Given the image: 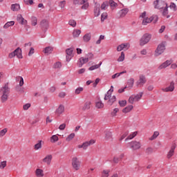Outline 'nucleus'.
Instances as JSON below:
<instances>
[{
  "label": "nucleus",
  "instance_id": "obj_60",
  "mask_svg": "<svg viewBox=\"0 0 177 177\" xmlns=\"http://www.w3.org/2000/svg\"><path fill=\"white\" fill-rule=\"evenodd\" d=\"M119 104L120 107H125L127 106V100L119 101Z\"/></svg>",
  "mask_w": 177,
  "mask_h": 177
},
{
  "label": "nucleus",
  "instance_id": "obj_11",
  "mask_svg": "<svg viewBox=\"0 0 177 177\" xmlns=\"http://www.w3.org/2000/svg\"><path fill=\"white\" fill-rule=\"evenodd\" d=\"M146 77L143 75H140L138 81L136 82V86L138 88H142L146 84Z\"/></svg>",
  "mask_w": 177,
  "mask_h": 177
},
{
  "label": "nucleus",
  "instance_id": "obj_20",
  "mask_svg": "<svg viewBox=\"0 0 177 177\" xmlns=\"http://www.w3.org/2000/svg\"><path fill=\"white\" fill-rule=\"evenodd\" d=\"M94 16L95 17H99V16H100V4L99 3H95L94 8Z\"/></svg>",
  "mask_w": 177,
  "mask_h": 177
},
{
  "label": "nucleus",
  "instance_id": "obj_49",
  "mask_svg": "<svg viewBox=\"0 0 177 177\" xmlns=\"http://www.w3.org/2000/svg\"><path fill=\"white\" fill-rule=\"evenodd\" d=\"M53 68H62V62H57L53 65Z\"/></svg>",
  "mask_w": 177,
  "mask_h": 177
},
{
  "label": "nucleus",
  "instance_id": "obj_40",
  "mask_svg": "<svg viewBox=\"0 0 177 177\" xmlns=\"http://www.w3.org/2000/svg\"><path fill=\"white\" fill-rule=\"evenodd\" d=\"M111 9H114L115 8H117L118 6V4L117 3H115V1H113V0H109V2Z\"/></svg>",
  "mask_w": 177,
  "mask_h": 177
},
{
  "label": "nucleus",
  "instance_id": "obj_42",
  "mask_svg": "<svg viewBox=\"0 0 177 177\" xmlns=\"http://www.w3.org/2000/svg\"><path fill=\"white\" fill-rule=\"evenodd\" d=\"M112 136H113V133H111V131L106 132L105 138H106V140H110V139H111Z\"/></svg>",
  "mask_w": 177,
  "mask_h": 177
},
{
  "label": "nucleus",
  "instance_id": "obj_26",
  "mask_svg": "<svg viewBox=\"0 0 177 177\" xmlns=\"http://www.w3.org/2000/svg\"><path fill=\"white\" fill-rule=\"evenodd\" d=\"M35 176L37 177H44V170L42 169H37L35 170Z\"/></svg>",
  "mask_w": 177,
  "mask_h": 177
},
{
  "label": "nucleus",
  "instance_id": "obj_59",
  "mask_svg": "<svg viewBox=\"0 0 177 177\" xmlns=\"http://www.w3.org/2000/svg\"><path fill=\"white\" fill-rule=\"evenodd\" d=\"M66 53L68 56H73V48H67Z\"/></svg>",
  "mask_w": 177,
  "mask_h": 177
},
{
  "label": "nucleus",
  "instance_id": "obj_36",
  "mask_svg": "<svg viewBox=\"0 0 177 177\" xmlns=\"http://www.w3.org/2000/svg\"><path fill=\"white\" fill-rule=\"evenodd\" d=\"M88 0H73L74 5H84Z\"/></svg>",
  "mask_w": 177,
  "mask_h": 177
},
{
  "label": "nucleus",
  "instance_id": "obj_6",
  "mask_svg": "<svg viewBox=\"0 0 177 177\" xmlns=\"http://www.w3.org/2000/svg\"><path fill=\"white\" fill-rule=\"evenodd\" d=\"M128 147L132 149V150H139L142 147V143L139 141H131L128 143Z\"/></svg>",
  "mask_w": 177,
  "mask_h": 177
},
{
  "label": "nucleus",
  "instance_id": "obj_33",
  "mask_svg": "<svg viewBox=\"0 0 177 177\" xmlns=\"http://www.w3.org/2000/svg\"><path fill=\"white\" fill-rule=\"evenodd\" d=\"M15 26V21H8L7 23L5 24V25L3 26V28L6 29V28H9V27H12Z\"/></svg>",
  "mask_w": 177,
  "mask_h": 177
},
{
  "label": "nucleus",
  "instance_id": "obj_62",
  "mask_svg": "<svg viewBox=\"0 0 177 177\" xmlns=\"http://www.w3.org/2000/svg\"><path fill=\"white\" fill-rule=\"evenodd\" d=\"M59 8H61V9L64 8V6H66V1L64 0L62 1H60L59 3Z\"/></svg>",
  "mask_w": 177,
  "mask_h": 177
},
{
  "label": "nucleus",
  "instance_id": "obj_47",
  "mask_svg": "<svg viewBox=\"0 0 177 177\" xmlns=\"http://www.w3.org/2000/svg\"><path fill=\"white\" fill-rule=\"evenodd\" d=\"M57 140H59V137L56 135H53L50 138V141L52 142V143H56V142H57Z\"/></svg>",
  "mask_w": 177,
  "mask_h": 177
},
{
  "label": "nucleus",
  "instance_id": "obj_48",
  "mask_svg": "<svg viewBox=\"0 0 177 177\" xmlns=\"http://www.w3.org/2000/svg\"><path fill=\"white\" fill-rule=\"evenodd\" d=\"M108 6L109 3L107 1H105L101 5L100 8L102 9V10H106Z\"/></svg>",
  "mask_w": 177,
  "mask_h": 177
},
{
  "label": "nucleus",
  "instance_id": "obj_19",
  "mask_svg": "<svg viewBox=\"0 0 177 177\" xmlns=\"http://www.w3.org/2000/svg\"><path fill=\"white\" fill-rule=\"evenodd\" d=\"M40 26L43 30H48L49 28V21L46 19H43L40 22Z\"/></svg>",
  "mask_w": 177,
  "mask_h": 177
},
{
  "label": "nucleus",
  "instance_id": "obj_10",
  "mask_svg": "<svg viewBox=\"0 0 177 177\" xmlns=\"http://www.w3.org/2000/svg\"><path fill=\"white\" fill-rule=\"evenodd\" d=\"M0 93L1 95H10V88L9 87V83H6L4 86H2L0 88Z\"/></svg>",
  "mask_w": 177,
  "mask_h": 177
},
{
  "label": "nucleus",
  "instance_id": "obj_3",
  "mask_svg": "<svg viewBox=\"0 0 177 177\" xmlns=\"http://www.w3.org/2000/svg\"><path fill=\"white\" fill-rule=\"evenodd\" d=\"M17 82L19 81V86L16 87L17 92H20V93H24V88H21L24 85V79L21 76H17L15 78Z\"/></svg>",
  "mask_w": 177,
  "mask_h": 177
},
{
  "label": "nucleus",
  "instance_id": "obj_50",
  "mask_svg": "<svg viewBox=\"0 0 177 177\" xmlns=\"http://www.w3.org/2000/svg\"><path fill=\"white\" fill-rule=\"evenodd\" d=\"M118 111H120V109L118 108H115L113 111L111 113V115H112V117H115Z\"/></svg>",
  "mask_w": 177,
  "mask_h": 177
},
{
  "label": "nucleus",
  "instance_id": "obj_57",
  "mask_svg": "<svg viewBox=\"0 0 177 177\" xmlns=\"http://www.w3.org/2000/svg\"><path fill=\"white\" fill-rule=\"evenodd\" d=\"M69 25L72 27H75L77 26V21L74 19H71L68 22Z\"/></svg>",
  "mask_w": 177,
  "mask_h": 177
},
{
  "label": "nucleus",
  "instance_id": "obj_55",
  "mask_svg": "<svg viewBox=\"0 0 177 177\" xmlns=\"http://www.w3.org/2000/svg\"><path fill=\"white\" fill-rule=\"evenodd\" d=\"M88 8H89V3H88V1H86L84 3H83V5L82 6V9L83 10H86V9H88Z\"/></svg>",
  "mask_w": 177,
  "mask_h": 177
},
{
  "label": "nucleus",
  "instance_id": "obj_18",
  "mask_svg": "<svg viewBox=\"0 0 177 177\" xmlns=\"http://www.w3.org/2000/svg\"><path fill=\"white\" fill-rule=\"evenodd\" d=\"M52 158H53L52 155H47L44 158L42 159V162L47 165H50V162H52Z\"/></svg>",
  "mask_w": 177,
  "mask_h": 177
},
{
  "label": "nucleus",
  "instance_id": "obj_27",
  "mask_svg": "<svg viewBox=\"0 0 177 177\" xmlns=\"http://www.w3.org/2000/svg\"><path fill=\"white\" fill-rule=\"evenodd\" d=\"M91 103L89 101L85 102L84 105L82 108V110L83 111H86V110H89V109H91Z\"/></svg>",
  "mask_w": 177,
  "mask_h": 177
},
{
  "label": "nucleus",
  "instance_id": "obj_23",
  "mask_svg": "<svg viewBox=\"0 0 177 177\" xmlns=\"http://www.w3.org/2000/svg\"><path fill=\"white\" fill-rule=\"evenodd\" d=\"M160 12L164 17H166L167 19H169V17H171V15H168V6L160 10Z\"/></svg>",
  "mask_w": 177,
  "mask_h": 177
},
{
  "label": "nucleus",
  "instance_id": "obj_29",
  "mask_svg": "<svg viewBox=\"0 0 177 177\" xmlns=\"http://www.w3.org/2000/svg\"><path fill=\"white\" fill-rule=\"evenodd\" d=\"M11 10L13 12H17V10H20V5L15 3L11 5Z\"/></svg>",
  "mask_w": 177,
  "mask_h": 177
},
{
  "label": "nucleus",
  "instance_id": "obj_31",
  "mask_svg": "<svg viewBox=\"0 0 177 177\" xmlns=\"http://www.w3.org/2000/svg\"><path fill=\"white\" fill-rule=\"evenodd\" d=\"M81 35V30H74L73 32V38H78Z\"/></svg>",
  "mask_w": 177,
  "mask_h": 177
},
{
  "label": "nucleus",
  "instance_id": "obj_8",
  "mask_svg": "<svg viewBox=\"0 0 177 177\" xmlns=\"http://www.w3.org/2000/svg\"><path fill=\"white\" fill-rule=\"evenodd\" d=\"M72 167L75 171H79L81 168V161L77 157H73L72 158Z\"/></svg>",
  "mask_w": 177,
  "mask_h": 177
},
{
  "label": "nucleus",
  "instance_id": "obj_17",
  "mask_svg": "<svg viewBox=\"0 0 177 177\" xmlns=\"http://www.w3.org/2000/svg\"><path fill=\"white\" fill-rule=\"evenodd\" d=\"M171 64H172V62L171 60H167L158 66V70H162L163 68H167V67H168L169 66H171Z\"/></svg>",
  "mask_w": 177,
  "mask_h": 177
},
{
  "label": "nucleus",
  "instance_id": "obj_52",
  "mask_svg": "<svg viewBox=\"0 0 177 177\" xmlns=\"http://www.w3.org/2000/svg\"><path fill=\"white\" fill-rule=\"evenodd\" d=\"M109 174H110V171L109 169L104 170L102 173V177H109Z\"/></svg>",
  "mask_w": 177,
  "mask_h": 177
},
{
  "label": "nucleus",
  "instance_id": "obj_15",
  "mask_svg": "<svg viewBox=\"0 0 177 177\" xmlns=\"http://www.w3.org/2000/svg\"><path fill=\"white\" fill-rule=\"evenodd\" d=\"M175 149H176V144L173 143L171 146L170 150L167 153V158H171L175 154Z\"/></svg>",
  "mask_w": 177,
  "mask_h": 177
},
{
  "label": "nucleus",
  "instance_id": "obj_9",
  "mask_svg": "<svg viewBox=\"0 0 177 177\" xmlns=\"http://www.w3.org/2000/svg\"><path fill=\"white\" fill-rule=\"evenodd\" d=\"M157 20H158V17H157V15L151 17L149 18L147 17V18L142 19V25L147 26V24L151 23V21H153V23H157Z\"/></svg>",
  "mask_w": 177,
  "mask_h": 177
},
{
  "label": "nucleus",
  "instance_id": "obj_34",
  "mask_svg": "<svg viewBox=\"0 0 177 177\" xmlns=\"http://www.w3.org/2000/svg\"><path fill=\"white\" fill-rule=\"evenodd\" d=\"M136 135H138V131H134V132L131 133L129 134V136L125 139V141L127 142V140H131L133 139V138H135V136H136Z\"/></svg>",
  "mask_w": 177,
  "mask_h": 177
},
{
  "label": "nucleus",
  "instance_id": "obj_64",
  "mask_svg": "<svg viewBox=\"0 0 177 177\" xmlns=\"http://www.w3.org/2000/svg\"><path fill=\"white\" fill-rule=\"evenodd\" d=\"M6 167V161H3L0 164L1 169H3Z\"/></svg>",
  "mask_w": 177,
  "mask_h": 177
},
{
  "label": "nucleus",
  "instance_id": "obj_37",
  "mask_svg": "<svg viewBox=\"0 0 177 177\" xmlns=\"http://www.w3.org/2000/svg\"><path fill=\"white\" fill-rule=\"evenodd\" d=\"M111 93H113V91L109 90L107 93L105 94L104 100H109L110 97H111Z\"/></svg>",
  "mask_w": 177,
  "mask_h": 177
},
{
  "label": "nucleus",
  "instance_id": "obj_25",
  "mask_svg": "<svg viewBox=\"0 0 177 177\" xmlns=\"http://www.w3.org/2000/svg\"><path fill=\"white\" fill-rule=\"evenodd\" d=\"M43 52H44V53H45V55H50V53H52V52H53V47H52V46L46 47L43 50Z\"/></svg>",
  "mask_w": 177,
  "mask_h": 177
},
{
  "label": "nucleus",
  "instance_id": "obj_51",
  "mask_svg": "<svg viewBox=\"0 0 177 177\" xmlns=\"http://www.w3.org/2000/svg\"><path fill=\"white\" fill-rule=\"evenodd\" d=\"M158 135H160V133H158V131H155L153 136L149 138V140H154Z\"/></svg>",
  "mask_w": 177,
  "mask_h": 177
},
{
  "label": "nucleus",
  "instance_id": "obj_7",
  "mask_svg": "<svg viewBox=\"0 0 177 177\" xmlns=\"http://www.w3.org/2000/svg\"><path fill=\"white\" fill-rule=\"evenodd\" d=\"M165 50V42H162L160 44L156 50H155V56H160V55H162Z\"/></svg>",
  "mask_w": 177,
  "mask_h": 177
},
{
  "label": "nucleus",
  "instance_id": "obj_54",
  "mask_svg": "<svg viewBox=\"0 0 177 177\" xmlns=\"http://www.w3.org/2000/svg\"><path fill=\"white\" fill-rule=\"evenodd\" d=\"M6 132H8V129L5 128L0 131V138H2V136H5L6 135Z\"/></svg>",
  "mask_w": 177,
  "mask_h": 177
},
{
  "label": "nucleus",
  "instance_id": "obj_1",
  "mask_svg": "<svg viewBox=\"0 0 177 177\" xmlns=\"http://www.w3.org/2000/svg\"><path fill=\"white\" fill-rule=\"evenodd\" d=\"M153 5L155 9H159L160 10H162L168 6V4H167V2L164 0H156L153 2Z\"/></svg>",
  "mask_w": 177,
  "mask_h": 177
},
{
  "label": "nucleus",
  "instance_id": "obj_30",
  "mask_svg": "<svg viewBox=\"0 0 177 177\" xmlns=\"http://www.w3.org/2000/svg\"><path fill=\"white\" fill-rule=\"evenodd\" d=\"M91 33H86V35H84L83 36V40L84 42H89L91 41Z\"/></svg>",
  "mask_w": 177,
  "mask_h": 177
},
{
  "label": "nucleus",
  "instance_id": "obj_56",
  "mask_svg": "<svg viewBox=\"0 0 177 177\" xmlns=\"http://www.w3.org/2000/svg\"><path fill=\"white\" fill-rule=\"evenodd\" d=\"M31 48V42L26 43L24 46L25 50H28Z\"/></svg>",
  "mask_w": 177,
  "mask_h": 177
},
{
  "label": "nucleus",
  "instance_id": "obj_5",
  "mask_svg": "<svg viewBox=\"0 0 177 177\" xmlns=\"http://www.w3.org/2000/svg\"><path fill=\"white\" fill-rule=\"evenodd\" d=\"M96 143V140L91 139L89 141H86L82 143V145H79L77 146L78 149H83V150H86L89 146L91 145H95Z\"/></svg>",
  "mask_w": 177,
  "mask_h": 177
},
{
  "label": "nucleus",
  "instance_id": "obj_38",
  "mask_svg": "<svg viewBox=\"0 0 177 177\" xmlns=\"http://www.w3.org/2000/svg\"><path fill=\"white\" fill-rule=\"evenodd\" d=\"M132 109H133V106L129 105L122 109V113H129V111H131V110H132Z\"/></svg>",
  "mask_w": 177,
  "mask_h": 177
},
{
  "label": "nucleus",
  "instance_id": "obj_14",
  "mask_svg": "<svg viewBox=\"0 0 177 177\" xmlns=\"http://www.w3.org/2000/svg\"><path fill=\"white\" fill-rule=\"evenodd\" d=\"M88 62H89V58L82 57L78 60L77 66L78 67L81 68L82 67L83 64H86Z\"/></svg>",
  "mask_w": 177,
  "mask_h": 177
},
{
  "label": "nucleus",
  "instance_id": "obj_41",
  "mask_svg": "<svg viewBox=\"0 0 177 177\" xmlns=\"http://www.w3.org/2000/svg\"><path fill=\"white\" fill-rule=\"evenodd\" d=\"M134 96V99L136 100V102H139L140 99H142V96H143V93H140Z\"/></svg>",
  "mask_w": 177,
  "mask_h": 177
},
{
  "label": "nucleus",
  "instance_id": "obj_32",
  "mask_svg": "<svg viewBox=\"0 0 177 177\" xmlns=\"http://www.w3.org/2000/svg\"><path fill=\"white\" fill-rule=\"evenodd\" d=\"M8 99H9V95L1 94V103H5L6 102H8Z\"/></svg>",
  "mask_w": 177,
  "mask_h": 177
},
{
  "label": "nucleus",
  "instance_id": "obj_12",
  "mask_svg": "<svg viewBox=\"0 0 177 177\" xmlns=\"http://www.w3.org/2000/svg\"><path fill=\"white\" fill-rule=\"evenodd\" d=\"M131 48V44L129 43L121 44L118 46L117 50L118 52H121V50H128Z\"/></svg>",
  "mask_w": 177,
  "mask_h": 177
},
{
  "label": "nucleus",
  "instance_id": "obj_28",
  "mask_svg": "<svg viewBox=\"0 0 177 177\" xmlns=\"http://www.w3.org/2000/svg\"><path fill=\"white\" fill-rule=\"evenodd\" d=\"M102 63L103 62H100L98 64L91 66L90 68H88L89 71H93V70H97V68H100V66H102Z\"/></svg>",
  "mask_w": 177,
  "mask_h": 177
},
{
  "label": "nucleus",
  "instance_id": "obj_63",
  "mask_svg": "<svg viewBox=\"0 0 177 177\" xmlns=\"http://www.w3.org/2000/svg\"><path fill=\"white\" fill-rule=\"evenodd\" d=\"M129 102L131 103V104H133V102H136L135 100V97L133 95H131V97H129Z\"/></svg>",
  "mask_w": 177,
  "mask_h": 177
},
{
  "label": "nucleus",
  "instance_id": "obj_21",
  "mask_svg": "<svg viewBox=\"0 0 177 177\" xmlns=\"http://www.w3.org/2000/svg\"><path fill=\"white\" fill-rule=\"evenodd\" d=\"M17 20L19 24H21L22 26L27 24V20H26L24 17H23V16L20 14L17 15Z\"/></svg>",
  "mask_w": 177,
  "mask_h": 177
},
{
  "label": "nucleus",
  "instance_id": "obj_46",
  "mask_svg": "<svg viewBox=\"0 0 177 177\" xmlns=\"http://www.w3.org/2000/svg\"><path fill=\"white\" fill-rule=\"evenodd\" d=\"M84 91V88L83 87H77L75 90V95H80V93H81V92H82Z\"/></svg>",
  "mask_w": 177,
  "mask_h": 177
},
{
  "label": "nucleus",
  "instance_id": "obj_35",
  "mask_svg": "<svg viewBox=\"0 0 177 177\" xmlns=\"http://www.w3.org/2000/svg\"><path fill=\"white\" fill-rule=\"evenodd\" d=\"M35 150H39L42 149V140H39L38 142L34 145Z\"/></svg>",
  "mask_w": 177,
  "mask_h": 177
},
{
  "label": "nucleus",
  "instance_id": "obj_45",
  "mask_svg": "<svg viewBox=\"0 0 177 177\" xmlns=\"http://www.w3.org/2000/svg\"><path fill=\"white\" fill-rule=\"evenodd\" d=\"M124 60H125V53L122 52L120 56L118 59V62H124Z\"/></svg>",
  "mask_w": 177,
  "mask_h": 177
},
{
  "label": "nucleus",
  "instance_id": "obj_2",
  "mask_svg": "<svg viewBox=\"0 0 177 177\" xmlns=\"http://www.w3.org/2000/svg\"><path fill=\"white\" fill-rule=\"evenodd\" d=\"M15 56H17L18 59H23L22 50L19 47L8 55L10 59H13Z\"/></svg>",
  "mask_w": 177,
  "mask_h": 177
},
{
  "label": "nucleus",
  "instance_id": "obj_22",
  "mask_svg": "<svg viewBox=\"0 0 177 177\" xmlns=\"http://www.w3.org/2000/svg\"><path fill=\"white\" fill-rule=\"evenodd\" d=\"M129 11V10H128V8L122 9L121 10H120L118 12V16L119 17H125V16H127V15H128Z\"/></svg>",
  "mask_w": 177,
  "mask_h": 177
},
{
  "label": "nucleus",
  "instance_id": "obj_61",
  "mask_svg": "<svg viewBox=\"0 0 177 177\" xmlns=\"http://www.w3.org/2000/svg\"><path fill=\"white\" fill-rule=\"evenodd\" d=\"M128 131H126L124 134H122L120 137V138L119 139V140H124V139H125L127 136H128Z\"/></svg>",
  "mask_w": 177,
  "mask_h": 177
},
{
  "label": "nucleus",
  "instance_id": "obj_24",
  "mask_svg": "<svg viewBox=\"0 0 177 177\" xmlns=\"http://www.w3.org/2000/svg\"><path fill=\"white\" fill-rule=\"evenodd\" d=\"M133 84H135V80L133 78H130L127 80V88H129L130 89L133 88Z\"/></svg>",
  "mask_w": 177,
  "mask_h": 177
},
{
  "label": "nucleus",
  "instance_id": "obj_43",
  "mask_svg": "<svg viewBox=\"0 0 177 177\" xmlns=\"http://www.w3.org/2000/svg\"><path fill=\"white\" fill-rule=\"evenodd\" d=\"M75 136V133H71L66 138V142H70V140H73V139H74Z\"/></svg>",
  "mask_w": 177,
  "mask_h": 177
},
{
  "label": "nucleus",
  "instance_id": "obj_13",
  "mask_svg": "<svg viewBox=\"0 0 177 177\" xmlns=\"http://www.w3.org/2000/svg\"><path fill=\"white\" fill-rule=\"evenodd\" d=\"M162 92H174L175 91V82L174 81L170 82L169 86L162 88Z\"/></svg>",
  "mask_w": 177,
  "mask_h": 177
},
{
  "label": "nucleus",
  "instance_id": "obj_39",
  "mask_svg": "<svg viewBox=\"0 0 177 177\" xmlns=\"http://www.w3.org/2000/svg\"><path fill=\"white\" fill-rule=\"evenodd\" d=\"M38 24V19H37L36 17H31V25L32 26H37V24Z\"/></svg>",
  "mask_w": 177,
  "mask_h": 177
},
{
  "label": "nucleus",
  "instance_id": "obj_4",
  "mask_svg": "<svg viewBox=\"0 0 177 177\" xmlns=\"http://www.w3.org/2000/svg\"><path fill=\"white\" fill-rule=\"evenodd\" d=\"M151 39V35L149 33L145 34L140 40V46H145L146 44H149Z\"/></svg>",
  "mask_w": 177,
  "mask_h": 177
},
{
  "label": "nucleus",
  "instance_id": "obj_58",
  "mask_svg": "<svg viewBox=\"0 0 177 177\" xmlns=\"http://www.w3.org/2000/svg\"><path fill=\"white\" fill-rule=\"evenodd\" d=\"M107 19V13L106 12H103L101 15V21H104Z\"/></svg>",
  "mask_w": 177,
  "mask_h": 177
},
{
  "label": "nucleus",
  "instance_id": "obj_16",
  "mask_svg": "<svg viewBox=\"0 0 177 177\" xmlns=\"http://www.w3.org/2000/svg\"><path fill=\"white\" fill-rule=\"evenodd\" d=\"M64 110H65L64 105L60 104L55 110V113L56 114V115H58V116L62 115V114L64 113Z\"/></svg>",
  "mask_w": 177,
  "mask_h": 177
},
{
  "label": "nucleus",
  "instance_id": "obj_44",
  "mask_svg": "<svg viewBox=\"0 0 177 177\" xmlns=\"http://www.w3.org/2000/svg\"><path fill=\"white\" fill-rule=\"evenodd\" d=\"M117 100V98L115 97V95H113L111 98H109L108 103L111 106L113 105V103Z\"/></svg>",
  "mask_w": 177,
  "mask_h": 177
},
{
  "label": "nucleus",
  "instance_id": "obj_53",
  "mask_svg": "<svg viewBox=\"0 0 177 177\" xmlns=\"http://www.w3.org/2000/svg\"><path fill=\"white\" fill-rule=\"evenodd\" d=\"M97 109H103L104 107V104L102 102H97L95 104Z\"/></svg>",
  "mask_w": 177,
  "mask_h": 177
}]
</instances>
